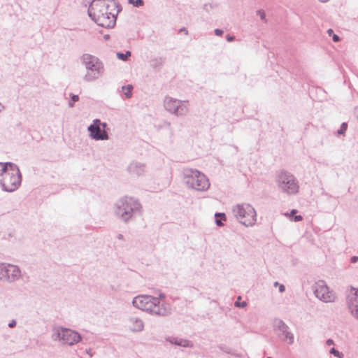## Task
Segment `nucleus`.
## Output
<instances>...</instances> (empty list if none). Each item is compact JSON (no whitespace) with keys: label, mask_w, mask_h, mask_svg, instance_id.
<instances>
[{"label":"nucleus","mask_w":358,"mask_h":358,"mask_svg":"<svg viewBox=\"0 0 358 358\" xmlns=\"http://www.w3.org/2000/svg\"><path fill=\"white\" fill-rule=\"evenodd\" d=\"M110 7L113 10L117 7L115 0H93L87 10L88 15L99 26L112 28L115 24L118 10L116 13H112Z\"/></svg>","instance_id":"f257e3e1"},{"label":"nucleus","mask_w":358,"mask_h":358,"mask_svg":"<svg viewBox=\"0 0 358 358\" xmlns=\"http://www.w3.org/2000/svg\"><path fill=\"white\" fill-rule=\"evenodd\" d=\"M132 304L140 310L159 317H166L171 313L169 304L161 303L159 298L150 295H138L133 299Z\"/></svg>","instance_id":"f03ea898"},{"label":"nucleus","mask_w":358,"mask_h":358,"mask_svg":"<svg viewBox=\"0 0 358 358\" xmlns=\"http://www.w3.org/2000/svg\"><path fill=\"white\" fill-rule=\"evenodd\" d=\"M141 204L137 199L125 196L115 202L114 212L117 217L124 222H128L136 214H141Z\"/></svg>","instance_id":"7ed1b4c3"},{"label":"nucleus","mask_w":358,"mask_h":358,"mask_svg":"<svg viewBox=\"0 0 358 358\" xmlns=\"http://www.w3.org/2000/svg\"><path fill=\"white\" fill-rule=\"evenodd\" d=\"M183 178L187 186L196 191H206L210 187L208 178L196 169L185 168L182 171Z\"/></svg>","instance_id":"20e7f679"},{"label":"nucleus","mask_w":358,"mask_h":358,"mask_svg":"<svg viewBox=\"0 0 358 358\" xmlns=\"http://www.w3.org/2000/svg\"><path fill=\"white\" fill-rule=\"evenodd\" d=\"M81 60L87 69V73L84 76L85 81H94L103 73V64L98 57L90 54H83Z\"/></svg>","instance_id":"39448f33"},{"label":"nucleus","mask_w":358,"mask_h":358,"mask_svg":"<svg viewBox=\"0 0 358 358\" xmlns=\"http://www.w3.org/2000/svg\"><path fill=\"white\" fill-rule=\"evenodd\" d=\"M231 212L239 223L247 227H252L257 221L256 211L249 203L236 204L233 206Z\"/></svg>","instance_id":"423d86ee"},{"label":"nucleus","mask_w":358,"mask_h":358,"mask_svg":"<svg viewBox=\"0 0 358 358\" xmlns=\"http://www.w3.org/2000/svg\"><path fill=\"white\" fill-rule=\"evenodd\" d=\"M8 168L0 180V184L5 192H12L21 185L22 176L18 166L14 164H8Z\"/></svg>","instance_id":"0eeeda50"},{"label":"nucleus","mask_w":358,"mask_h":358,"mask_svg":"<svg viewBox=\"0 0 358 358\" xmlns=\"http://www.w3.org/2000/svg\"><path fill=\"white\" fill-rule=\"evenodd\" d=\"M275 182L278 189L287 195L296 194L299 191V184L296 178L287 171H280L276 174Z\"/></svg>","instance_id":"6e6552de"},{"label":"nucleus","mask_w":358,"mask_h":358,"mask_svg":"<svg viewBox=\"0 0 358 358\" xmlns=\"http://www.w3.org/2000/svg\"><path fill=\"white\" fill-rule=\"evenodd\" d=\"M52 339L55 341H62L69 345H73L81 341V336L78 332L65 327L53 329Z\"/></svg>","instance_id":"1a4fd4ad"},{"label":"nucleus","mask_w":358,"mask_h":358,"mask_svg":"<svg viewBox=\"0 0 358 358\" xmlns=\"http://www.w3.org/2000/svg\"><path fill=\"white\" fill-rule=\"evenodd\" d=\"M165 109L178 117L185 116L189 113V101L166 96L164 100Z\"/></svg>","instance_id":"9d476101"},{"label":"nucleus","mask_w":358,"mask_h":358,"mask_svg":"<svg viewBox=\"0 0 358 358\" xmlns=\"http://www.w3.org/2000/svg\"><path fill=\"white\" fill-rule=\"evenodd\" d=\"M106 127V122H101L99 119H95L93 120V123L88 127L87 130L92 139L96 141L108 140L109 136L105 130Z\"/></svg>","instance_id":"9b49d317"},{"label":"nucleus","mask_w":358,"mask_h":358,"mask_svg":"<svg viewBox=\"0 0 358 358\" xmlns=\"http://www.w3.org/2000/svg\"><path fill=\"white\" fill-rule=\"evenodd\" d=\"M313 290L315 296L320 300L325 303L332 302L335 299V296L329 290L328 286L323 280H319L313 286Z\"/></svg>","instance_id":"f8f14e48"},{"label":"nucleus","mask_w":358,"mask_h":358,"mask_svg":"<svg viewBox=\"0 0 358 358\" xmlns=\"http://www.w3.org/2000/svg\"><path fill=\"white\" fill-rule=\"evenodd\" d=\"M273 329L275 331H279L278 336L284 342L289 345L294 343V334L289 331V327L281 319H275L273 322Z\"/></svg>","instance_id":"ddd939ff"},{"label":"nucleus","mask_w":358,"mask_h":358,"mask_svg":"<svg viewBox=\"0 0 358 358\" xmlns=\"http://www.w3.org/2000/svg\"><path fill=\"white\" fill-rule=\"evenodd\" d=\"M22 278V271L17 265L6 263L4 282L14 283Z\"/></svg>","instance_id":"4468645a"},{"label":"nucleus","mask_w":358,"mask_h":358,"mask_svg":"<svg viewBox=\"0 0 358 358\" xmlns=\"http://www.w3.org/2000/svg\"><path fill=\"white\" fill-rule=\"evenodd\" d=\"M348 307L352 315L358 320V288L351 287L348 296Z\"/></svg>","instance_id":"2eb2a0df"},{"label":"nucleus","mask_w":358,"mask_h":358,"mask_svg":"<svg viewBox=\"0 0 358 358\" xmlns=\"http://www.w3.org/2000/svg\"><path fill=\"white\" fill-rule=\"evenodd\" d=\"M131 175L142 176L145 172V165L138 162H132L127 168Z\"/></svg>","instance_id":"dca6fc26"},{"label":"nucleus","mask_w":358,"mask_h":358,"mask_svg":"<svg viewBox=\"0 0 358 358\" xmlns=\"http://www.w3.org/2000/svg\"><path fill=\"white\" fill-rule=\"evenodd\" d=\"M129 327L134 332L142 331L144 329L143 320L137 317H130L128 319Z\"/></svg>","instance_id":"f3484780"},{"label":"nucleus","mask_w":358,"mask_h":358,"mask_svg":"<svg viewBox=\"0 0 358 358\" xmlns=\"http://www.w3.org/2000/svg\"><path fill=\"white\" fill-rule=\"evenodd\" d=\"M166 341L171 343V344H174L178 346L188 347L189 345V341L182 338L169 337L166 338Z\"/></svg>","instance_id":"a211bd4d"},{"label":"nucleus","mask_w":358,"mask_h":358,"mask_svg":"<svg viewBox=\"0 0 358 358\" xmlns=\"http://www.w3.org/2000/svg\"><path fill=\"white\" fill-rule=\"evenodd\" d=\"M216 217L215 223L218 227H222L224 225L222 221L226 220V215L224 213H216L215 214Z\"/></svg>","instance_id":"6ab92c4d"},{"label":"nucleus","mask_w":358,"mask_h":358,"mask_svg":"<svg viewBox=\"0 0 358 358\" xmlns=\"http://www.w3.org/2000/svg\"><path fill=\"white\" fill-rule=\"evenodd\" d=\"M216 217L215 223L218 227H222L224 225L222 221L226 220V215L224 213H216L215 214Z\"/></svg>","instance_id":"aec40b11"},{"label":"nucleus","mask_w":358,"mask_h":358,"mask_svg":"<svg viewBox=\"0 0 358 358\" xmlns=\"http://www.w3.org/2000/svg\"><path fill=\"white\" fill-rule=\"evenodd\" d=\"M133 86L131 85H127L122 87V90L124 92L125 96L129 99L131 97Z\"/></svg>","instance_id":"412c9836"},{"label":"nucleus","mask_w":358,"mask_h":358,"mask_svg":"<svg viewBox=\"0 0 358 358\" xmlns=\"http://www.w3.org/2000/svg\"><path fill=\"white\" fill-rule=\"evenodd\" d=\"M131 56V52L127 51L125 53L117 52V57L122 61H127V59Z\"/></svg>","instance_id":"4be33fe9"},{"label":"nucleus","mask_w":358,"mask_h":358,"mask_svg":"<svg viewBox=\"0 0 358 358\" xmlns=\"http://www.w3.org/2000/svg\"><path fill=\"white\" fill-rule=\"evenodd\" d=\"M6 263H0V281L4 282Z\"/></svg>","instance_id":"5701e85b"},{"label":"nucleus","mask_w":358,"mask_h":358,"mask_svg":"<svg viewBox=\"0 0 358 358\" xmlns=\"http://www.w3.org/2000/svg\"><path fill=\"white\" fill-rule=\"evenodd\" d=\"M70 97H71V101L69 102V106L70 108H72L74 106L73 103L76 102L79 100V96H78V95H76V94L71 93Z\"/></svg>","instance_id":"b1692460"},{"label":"nucleus","mask_w":358,"mask_h":358,"mask_svg":"<svg viewBox=\"0 0 358 358\" xmlns=\"http://www.w3.org/2000/svg\"><path fill=\"white\" fill-rule=\"evenodd\" d=\"M327 33L329 36H332V39L334 42L340 41V40H341L340 37L338 35L335 34L334 33V31L331 29H329L327 30Z\"/></svg>","instance_id":"393cba45"},{"label":"nucleus","mask_w":358,"mask_h":358,"mask_svg":"<svg viewBox=\"0 0 358 358\" xmlns=\"http://www.w3.org/2000/svg\"><path fill=\"white\" fill-rule=\"evenodd\" d=\"M329 353L338 358H343V355L338 350H336L334 348H332L329 350Z\"/></svg>","instance_id":"a878e982"},{"label":"nucleus","mask_w":358,"mask_h":358,"mask_svg":"<svg viewBox=\"0 0 358 358\" xmlns=\"http://www.w3.org/2000/svg\"><path fill=\"white\" fill-rule=\"evenodd\" d=\"M348 124L345 122L342 123L341 128L338 130V134H343L347 129Z\"/></svg>","instance_id":"bb28decb"},{"label":"nucleus","mask_w":358,"mask_h":358,"mask_svg":"<svg viewBox=\"0 0 358 358\" xmlns=\"http://www.w3.org/2000/svg\"><path fill=\"white\" fill-rule=\"evenodd\" d=\"M274 287H279V292L282 293L285 291V287L282 285V284H280L278 282H274Z\"/></svg>","instance_id":"cd10ccee"},{"label":"nucleus","mask_w":358,"mask_h":358,"mask_svg":"<svg viewBox=\"0 0 358 358\" xmlns=\"http://www.w3.org/2000/svg\"><path fill=\"white\" fill-rule=\"evenodd\" d=\"M144 1L143 0H134L133 5L135 7H141L143 6Z\"/></svg>","instance_id":"c85d7f7f"},{"label":"nucleus","mask_w":358,"mask_h":358,"mask_svg":"<svg viewBox=\"0 0 358 358\" xmlns=\"http://www.w3.org/2000/svg\"><path fill=\"white\" fill-rule=\"evenodd\" d=\"M257 14L258 15H259V17H260V18L262 20H264L265 19L266 15H265L264 11H263L262 10H259L257 11Z\"/></svg>","instance_id":"c756f323"},{"label":"nucleus","mask_w":358,"mask_h":358,"mask_svg":"<svg viewBox=\"0 0 358 358\" xmlns=\"http://www.w3.org/2000/svg\"><path fill=\"white\" fill-rule=\"evenodd\" d=\"M214 32L216 36H220L223 34V30L220 29H215Z\"/></svg>","instance_id":"7c9ffc66"},{"label":"nucleus","mask_w":358,"mask_h":358,"mask_svg":"<svg viewBox=\"0 0 358 358\" xmlns=\"http://www.w3.org/2000/svg\"><path fill=\"white\" fill-rule=\"evenodd\" d=\"M16 320H12L8 324V327L10 328H14L16 326Z\"/></svg>","instance_id":"2f4dec72"},{"label":"nucleus","mask_w":358,"mask_h":358,"mask_svg":"<svg viewBox=\"0 0 358 358\" xmlns=\"http://www.w3.org/2000/svg\"><path fill=\"white\" fill-rule=\"evenodd\" d=\"M226 39L228 42H232L235 40V36L228 34L226 36Z\"/></svg>","instance_id":"473e14b6"},{"label":"nucleus","mask_w":358,"mask_h":358,"mask_svg":"<svg viewBox=\"0 0 358 358\" xmlns=\"http://www.w3.org/2000/svg\"><path fill=\"white\" fill-rule=\"evenodd\" d=\"M235 306H237V307H242V308H243V307L246 306V302L243 301L241 303H240L236 301L235 303Z\"/></svg>","instance_id":"72a5a7b5"},{"label":"nucleus","mask_w":358,"mask_h":358,"mask_svg":"<svg viewBox=\"0 0 358 358\" xmlns=\"http://www.w3.org/2000/svg\"><path fill=\"white\" fill-rule=\"evenodd\" d=\"M303 220V217L301 215H296L294 217V221L299 222Z\"/></svg>","instance_id":"f704fd0d"},{"label":"nucleus","mask_w":358,"mask_h":358,"mask_svg":"<svg viewBox=\"0 0 358 358\" xmlns=\"http://www.w3.org/2000/svg\"><path fill=\"white\" fill-rule=\"evenodd\" d=\"M358 261V256H352L350 259L352 263H355Z\"/></svg>","instance_id":"c9c22d12"},{"label":"nucleus","mask_w":358,"mask_h":358,"mask_svg":"<svg viewBox=\"0 0 358 358\" xmlns=\"http://www.w3.org/2000/svg\"><path fill=\"white\" fill-rule=\"evenodd\" d=\"M326 344H327V345H329H329H334V341H333L332 339H328V340L326 341Z\"/></svg>","instance_id":"e433bc0d"},{"label":"nucleus","mask_w":358,"mask_h":358,"mask_svg":"<svg viewBox=\"0 0 358 358\" xmlns=\"http://www.w3.org/2000/svg\"><path fill=\"white\" fill-rule=\"evenodd\" d=\"M180 31H184L185 34H188V31L185 28H182L180 29Z\"/></svg>","instance_id":"4c0bfd02"},{"label":"nucleus","mask_w":358,"mask_h":358,"mask_svg":"<svg viewBox=\"0 0 358 358\" xmlns=\"http://www.w3.org/2000/svg\"><path fill=\"white\" fill-rule=\"evenodd\" d=\"M159 300L160 301V299H164L165 298V294H160L159 295Z\"/></svg>","instance_id":"58836bf2"},{"label":"nucleus","mask_w":358,"mask_h":358,"mask_svg":"<svg viewBox=\"0 0 358 358\" xmlns=\"http://www.w3.org/2000/svg\"><path fill=\"white\" fill-rule=\"evenodd\" d=\"M4 108H5L4 106L1 103H0V112L3 110Z\"/></svg>","instance_id":"ea45409f"},{"label":"nucleus","mask_w":358,"mask_h":358,"mask_svg":"<svg viewBox=\"0 0 358 358\" xmlns=\"http://www.w3.org/2000/svg\"><path fill=\"white\" fill-rule=\"evenodd\" d=\"M86 352L90 356V357H92V354L91 353V350L89 349V350H86Z\"/></svg>","instance_id":"a19ab883"},{"label":"nucleus","mask_w":358,"mask_h":358,"mask_svg":"<svg viewBox=\"0 0 358 358\" xmlns=\"http://www.w3.org/2000/svg\"><path fill=\"white\" fill-rule=\"evenodd\" d=\"M209 6H210V7H211V6H210V5H209ZM203 8H204L205 10H208V4H205V5H204V6H203Z\"/></svg>","instance_id":"79ce46f5"},{"label":"nucleus","mask_w":358,"mask_h":358,"mask_svg":"<svg viewBox=\"0 0 358 358\" xmlns=\"http://www.w3.org/2000/svg\"><path fill=\"white\" fill-rule=\"evenodd\" d=\"M117 238L120 239V240H122L123 239V236L122 234H118L117 235Z\"/></svg>","instance_id":"37998d69"},{"label":"nucleus","mask_w":358,"mask_h":358,"mask_svg":"<svg viewBox=\"0 0 358 358\" xmlns=\"http://www.w3.org/2000/svg\"><path fill=\"white\" fill-rule=\"evenodd\" d=\"M296 213V210H294V209L291 211L292 214H294Z\"/></svg>","instance_id":"c03bdc74"},{"label":"nucleus","mask_w":358,"mask_h":358,"mask_svg":"<svg viewBox=\"0 0 358 358\" xmlns=\"http://www.w3.org/2000/svg\"><path fill=\"white\" fill-rule=\"evenodd\" d=\"M134 1V0H128V2L131 4H133Z\"/></svg>","instance_id":"a18cd8bd"},{"label":"nucleus","mask_w":358,"mask_h":358,"mask_svg":"<svg viewBox=\"0 0 358 358\" xmlns=\"http://www.w3.org/2000/svg\"><path fill=\"white\" fill-rule=\"evenodd\" d=\"M320 2H323V3H325V2H327L329 0H319Z\"/></svg>","instance_id":"49530a36"}]
</instances>
